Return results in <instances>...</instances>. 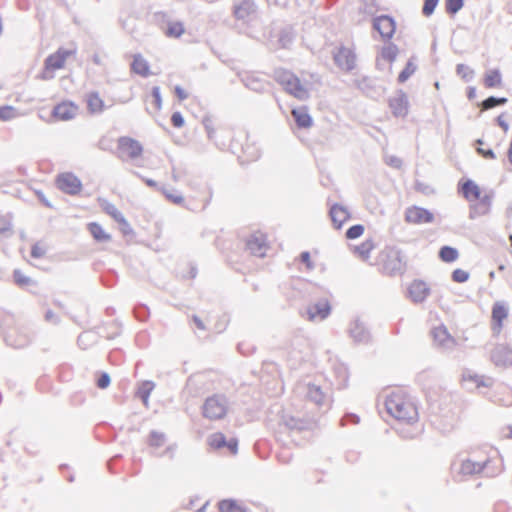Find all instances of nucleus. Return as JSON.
Wrapping results in <instances>:
<instances>
[{
    "label": "nucleus",
    "instance_id": "f257e3e1",
    "mask_svg": "<svg viewBox=\"0 0 512 512\" xmlns=\"http://www.w3.org/2000/svg\"><path fill=\"white\" fill-rule=\"evenodd\" d=\"M273 78L287 93L298 100L303 101L308 99V90L302 85L300 79L293 72L284 68H276L273 71Z\"/></svg>",
    "mask_w": 512,
    "mask_h": 512
},
{
    "label": "nucleus",
    "instance_id": "f03ea898",
    "mask_svg": "<svg viewBox=\"0 0 512 512\" xmlns=\"http://www.w3.org/2000/svg\"><path fill=\"white\" fill-rule=\"evenodd\" d=\"M385 408L387 412L397 420L412 423L416 421L418 417L417 408L397 394L387 396Z\"/></svg>",
    "mask_w": 512,
    "mask_h": 512
},
{
    "label": "nucleus",
    "instance_id": "7ed1b4c3",
    "mask_svg": "<svg viewBox=\"0 0 512 512\" xmlns=\"http://www.w3.org/2000/svg\"><path fill=\"white\" fill-rule=\"evenodd\" d=\"M228 401L223 394H214L208 397L202 406V415L209 420H219L225 417Z\"/></svg>",
    "mask_w": 512,
    "mask_h": 512
},
{
    "label": "nucleus",
    "instance_id": "20e7f679",
    "mask_svg": "<svg viewBox=\"0 0 512 512\" xmlns=\"http://www.w3.org/2000/svg\"><path fill=\"white\" fill-rule=\"evenodd\" d=\"M354 86L360 90L366 97L379 99L385 93V87L378 83L376 78L362 76L353 80Z\"/></svg>",
    "mask_w": 512,
    "mask_h": 512
},
{
    "label": "nucleus",
    "instance_id": "39448f33",
    "mask_svg": "<svg viewBox=\"0 0 512 512\" xmlns=\"http://www.w3.org/2000/svg\"><path fill=\"white\" fill-rule=\"evenodd\" d=\"M56 187L65 194L75 196L82 190L81 180L72 172H64L57 175Z\"/></svg>",
    "mask_w": 512,
    "mask_h": 512
},
{
    "label": "nucleus",
    "instance_id": "423d86ee",
    "mask_svg": "<svg viewBox=\"0 0 512 512\" xmlns=\"http://www.w3.org/2000/svg\"><path fill=\"white\" fill-rule=\"evenodd\" d=\"M333 60L335 65L345 72H350L356 67L355 52L343 45L335 48L333 51Z\"/></svg>",
    "mask_w": 512,
    "mask_h": 512
},
{
    "label": "nucleus",
    "instance_id": "0eeeda50",
    "mask_svg": "<svg viewBox=\"0 0 512 512\" xmlns=\"http://www.w3.org/2000/svg\"><path fill=\"white\" fill-rule=\"evenodd\" d=\"M405 257L399 249H391L383 263L385 272L389 275L402 274L405 271Z\"/></svg>",
    "mask_w": 512,
    "mask_h": 512
},
{
    "label": "nucleus",
    "instance_id": "6e6552de",
    "mask_svg": "<svg viewBox=\"0 0 512 512\" xmlns=\"http://www.w3.org/2000/svg\"><path fill=\"white\" fill-rule=\"evenodd\" d=\"M118 158H122V154H127L130 159H136L143 153L142 144L129 136H121L117 140Z\"/></svg>",
    "mask_w": 512,
    "mask_h": 512
},
{
    "label": "nucleus",
    "instance_id": "1a4fd4ad",
    "mask_svg": "<svg viewBox=\"0 0 512 512\" xmlns=\"http://www.w3.org/2000/svg\"><path fill=\"white\" fill-rule=\"evenodd\" d=\"M373 28L380 34L384 40H390L396 30V22L389 15H380L374 18Z\"/></svg>",
    "mask_w": 512,
    "mask_h": 512
},
{
    "label": "nucleus",
    "instance_id": "9d476101",
    "mask_svg": "<svg viewBox=\"0 0 512 512\" xmlns=\"http://www.w3.org/2000/svg\"><path fill=\"white\" fill-rule=\"evenodd\" d=\"M331 305L326 298L319 299L310 304L307 309V317L310 321H323L331 314Z\"/></svg>",
    "mask_w": 512,
    "mask_h": 512
},
{
    "label": "nucleus",
    "instance_id": "9b49d317",
    "mask_svg": "<svg viewBox=\"0 0 512 512\" xmlns=\"http://www.w3.org/2000/svg\"><path fill=\"white\" fill-rule=\"evenodd\" d=\"M405 221L413 224H428L434 221V214L426 208L412 206L405 211Z\"/></svg>",
    "mask_w": 512,
    "mask_h": 512
},
{
    "label": "nucleus",
    "instance_id": "f8f14e48",
    "mask_svg": "<svg viewBox=\"0 0 512 512\" xmlns=\"http://www.w3.org/2000/svg\"><path fill=\"white\" fill-rule=\"evenodd\" d=\"M348 333L356 344L366 345L371 341V333L360 319H355L350 323Z\"/></svg>",
    "mask_w": 512,
    "mask_h": 512
},
{
    "label": "nucleus",
    "instance_id": "ddd939ff",
    "mask_svg": "<svg viewBox=\"0 0 512 512\" xmlns=\"http://www.w3.org/2000/svg\"><path fill=\"white\" fill-rule=\"evenodd\" d=\"M389 108L395 117H406L409 108L407 94L401 89L397 90L396 95L389 99Z\"/></svg>",
    "mask_w": 512,
    "mask_h": 512
},
{
    "label": "nucleus",
    "instance_id": "4468645a",
    "mask_svg": "<svg viewBox=\"0 0 512 512\" xmlns=\"http://www.w3.org/2000/svg\"><path fill=\"white\" fill-rule=\"evenodd\" d=\"M73 53H75V50L59 48L55 53L49 55L45 59V61H44L45 69H47V70L61 69L65 64L66 59Z\"/></svg>",
    "mask_w": 512,
    "mask_h": 512
},
{
    "label": "nucleus",
    "instance_id": "2eb2a0df",
    "mask_svg": "<svg viewBox=\"0 0 512 512\" xmlns=\"http://www.w3.org/2000/svg\"><path fill=\"white\" fill-rule=\"evenodd\" d=\"M458 192L469 202H475L480 198L481 189L472 179L460 180L458 182Z\"/></svg>",
    "mask_w": 512,
    "mask_h": 512
},
{
    "label": "nucleus",
    "instance_id": "dca6fc26",
    "mask_svg": "<svg viewBox=\"0 0 512 512\" xmlns=\"http://www.w3.org/2000/svg\"><path fill=\"white\" fill-rule=\"evenodd\" d=\"M409 296L415 303H422L430 293V288L422 280H414L408 288Z\"/></svg>",
    "mask_w": 512,
    "mask_h": 512
},
{
    "label": "nucleus",
    "instance_id": "f3484780",
    "mask_svg": "<svg viewBox=\"0 0 512 512\" xmlns=\"http://www.w3.org/2000/svg\"><path fill=\"white\" fill-rule=\"evenodd\" d=\"M491 360L496 366L512 364V349L505 345H497L491 352Z\"/></svg>",
    "mask_w": 512,
    "mask_h": 512
},
{
    "label": "nucleus",
    "instance_id": "a211bd4d",
    "mask_svg": "<svg viewBox=\"0 0 512 512\" xmlns=\"http://www.w3.org/2000/svg\"><path fill=\"white\" fill-rule=\"evenodd\" d=\"M246 248L250 253L257 257H264L266 250L265 238L262 234L251 235L246 241Z\"/></svg>",
    "mask_w": 512,
    "mask_h": 512
},
{
    "label": "nucleus",
    "instance_id": "6ab92c4d",
    "mask_svg": "<svg viewBox=\"0 0 512 512\" xmlns=\"http://www.w3.org/2000/svg\"><path fill=\"white\" fill-rule=\"evenodd\" d=\"M329 215L336 229H340L350 217L348 210L338 203H335L331 206Z\"/></svg>",
    "mask_w": 512,
    "mask_h": 512
},
{
    "label": "nucleus",
    "instance_id": "aec40b11",
    "mask_svg": "<svg viewBox=\"0 0 512 512\" xmlns=\"http://www.w3.org/2000/svg\"><path fill=\"white\" fill-rule=\"evenodd\" d=\"M76 110L77 107L72 102H62L53 108L52 115L60 120L67 121L74 118Z\"/></svg>",
    "mask_w": 512,
    "mask_h": 512
},
{
    "label": "nucleus",
    "instance_id": "412c9836",
    "mask_svg": "<svg viewBox=\"0 0 512 512\" xmlns=\"http://www.w3.org/2000/svg\"><path fill=\"white\" fill-rule=\"evenodd\" d=\"M292 115L297 127L300 129L310 128L313 124L312 117L308 113V109L306 107L294 108L292 110Z\"/></svg>",
    "mask_w": 512,
    "mask_h": 512
},
{
    "label": "nucleus",
    "instance_id": "4be33fe9",
    "mask_svg": "<svg viewBox=\"0 0 512 512\" xmlns=\"http://www.w3.org/2000/svg\"><path fill=\"white\" fill-rule=\"evenodd\" d=\"M131 71L142 77H148L150 75V66L147 60L139 53L133 55L131 62Z\"/></svg>",
    "mask_w": 512,
    "mask_h": 512
},
{
    "label": "nucleus",
    "instance_id": "5701e85b",
    "mask_svg": "<svg viewBox=\"0 0 512 512\" xmlns=\"http://www.w3.org/2000/svg\"><path fill=\"white\" fill-rule=\"evenodd\" d=\"M282 423L290 431L306 430L311 425V423L305 419L296 418L290 415H283Z\"/></svg>",
    "mask_w": 512,
    "mask_h": 512
},
{
    "label": "nucleus",
    "instance_id": "b1692460",
    "mask_svg": "<svg viewBox=\"0 0 512 512\" xmlns=\"http://www.w3.org/2000/svg\"><path fill=\"white\" fill-rule=\"evenodd\" d=\"M488 460L483 462H476L470 459L464 460L461 464L460 472L463 475H474L483 471Z\"/></svg>",
    "mask_w": 512,
    "mask_h": 512
},
{
    "label": "nucleus",
    "instance_id": "393cba45",
    "mask_svg": "<svg viewBox=\"0 0 512 512\" xmlns=\"http://www.w3.org/2000/svg\"><path fill=\"white\" fill-rule=\"evenodd\" d=\"M254 12V4L249 0H243L233 8V14L238 20H245Z\"/></svg>",
    "mask_w": 512,
    "mask_h": 512
},
{
    "label": "nucleus",
    "instance_id": "a878e982",
    "mask_svg": "<svg viewBox=\"0 0 512 512\" xmlns=\"http://www.w3.org/2000/svg\"><path fill=\"white\" fill-rule=\"evenodd\" d=\"M104 107V101L100 98L98 92L92 91L87 94V108L89 112L93 114L101 113L103 112Z\"/></svg>",
    "mask_w": 512,
    "mask_h": 512
},
{
    "label": "nucleus",
    "instance_id": "bb28decb",
    "mask_svg": "<svg viewBox=\"0 0 512 512\" xmlns=\"http://www.w3.org/2000/svg\"><path fill=\"white\" fill-rule=\"evenodd\" d=\"M508 310L505 305L501 303H495L492 307V321L494 325V329L497 327L501 329L503 320L507 317Z\"/></svg>",
    "mask_w": 512,
    "mask_h": 512
},
{
    "label": "nucleus",
    "instance_id": "cd10ccee",
    "mask_svg": "<svg viewBox=\"0 0 512 512\" xmlns=\"http://www.w3.org/2000/svg\"><path fill=\"white\" fill-rule=\"evenodd\" d=\"M88 231L97 242L103 243L111 240L110 234L106 233L102 226L97 222L89 223Z\"/></svg>",
    "mask_w": 512,
    "mask_h": 512
},
{
    "label": "nucleus",
    "instance_id": "c85d7f7f",
    "mask_svg": "<svg viewBox=\"0 0 512 512\" xmlns=\"http://www.w3.org/2000/svg\"><path fill=\"white\" fill-rule=\"evenodd\" d=\"M431 333L434 341L439 346L446 347L449 343L453 342V338L443 326L434 328Z\"/></svg>",
    "mask_w": 512,
    "mask_h": 512
},
{
    "label": "nucleus",
    "instance_id": "c756f323",
    "mask_svg": "<svg viewBox=\"0 0 512 512\" xmlns=\"http://www.w3.org/2000/svg\"><path fill=\"white\" fill-rule=\"evenodd\" d=\"M241 81L245 87L257 93H262L265 89L264 82L254 75L246 74L241 78Z\"/></svg>",
    "mask_w": 512,
    "mask_h": 512
},
{
    "label": "nucleus",
    "instance_id": "7c9ffc66",
    "mask_svg": "<svg viewBox=\"0 0 512 512\" xmlns=\"http://www.w3.org/2000/svg\"><path fill=\"white\" fill-rule=\"evenodd\" d=\"M502 84V75L499 69H490L484 75V85L487 88L499 87Z\"/></svg>",
    "mask_w": 512,
    "mask_h": 512
},
{
    "label": "nucleus",
    "instance_id": "2f4dec72",
    "mask_svg": "<svg viewBox=\"0 0 512 512\" xmlns=\"http://www.w3.org/2000/svg\"><path fill=\"white\" fill-rule=\"evenodd\" d=\"M220 512H246L247 509L238 504L237 500L228 498L218 502Z\"/></svg>",
    "mask_w": 512,
    "mask_h": 512
},
{
    "label": "nucleus",
    "instance_id": "473e14b6",
    "mask_svg": "<svg viewBox=\"0 0 512 512\" xmlns=\"http://www.w3.org/2000/svg\"><path fill=\"white\" fill-rule=\"evenodd\" d=\"M155 387L154 382L146 380L142 381L137 388L136 396L142 400L144 405L148 404L149 396Z\"/></svg>",
    "mask_w": 512,
    "mask_h": 512
},
{
    "label": "nucleus",
    "instance_id": "72a5a7b5",
    "mask_svg": "<svg viewBox=\"0 0 512 512\" xmlns=\"http://www.w3.org/2000/svg\"><path fill=\"white\" fill-rule=\"evenodd\" d=\"M438 256L441 261L445 263H452L458 259L459 252L455 247L444 245L440 248Z\"/></svg>",
    "mask_w": 512,
    "mask_h": 512
},
{
    "label": "nucleus",
    "instance_id": "f704fd0d",
    "mask_svg": "<svg viewBox=\"0 0 512 512\" xmlns=\"http://www.w3.org/2000/svg\"><path fill=\"white\" fill-rule=\"evenodd\" d=\"M12 214L7 213L0 216V236L3 238H10L13 235L12 230Z\"/></svg>",
    "mask_w": 512,
    "mask_h": 512
},
{
    "label": "nucleus",
    "instance_id": "c9c22d12",
    "mask_svg": "<svg viewBox=\"0 0 512 512\" xmlns=\"http://www.w3.org/2000/svg\"><path fill=\"white\" fill-rule=\"evenodd\" d=\"M294 33L291 27L281 29L278 35V43L281 48L287 49L294 41Z\"/></svg>",
    "mask_w": 512,
    "mask_h": 512
},
{
    "label": "nucleus",
    "instance_id": "e433bc0d",
    "mask_svg": "<svg viewBox=\"0 0 512 512\" xmlns=\"http://www.w3.org/2000/svg\"><path fill=\"white\" fill-rule=\"evenodd\" d=\"M307 398L317 405H321L324 400V394L321 388L314 384H308L307 386Z\"/></svg>",
    "mask_w": 512,
    "mask_h": 512
},
{
    "label": "nucleus",
    "instance_id": "4c0bfd02",
    "mask_svg": "<svg viewBox=\"0 0 512 512\" xmlns=\"http://www.w3.org/2000/svg\"><path fill=\"white\" fill-rule=\"evenodd\" d=\"M168 25L165 29V35L171 38H179L185 32L184 25L180 21L170 22L167 21Z\"/></svg>",
    "mask_w": 512,
    "mask_h": 512
},
{
    "label": "nucleus",
    "instance_id": "58836bf2",
    "mask_svg": "<svg viewBox=\"0 0 512 512\" xmlns=\"http://www.w3.org/2000/svg\"><path fill=\"white\" fill-rule=\"evenodd\" d=\"M413 60H414V57H411L407 61L403 70L399 73L398 78H397V81L399 83L406 82L416 72L417 65L414 63Z\"/></svg>",
    "mask_w": 512,
    "mask_h": 512
},
{
    "label": "nucleus",
    "instance_id": "ea45409f",
    "mask_svg": "<svg viewBox=\"0 0 512 512\" xmlns=\"http://www.w3.org/2000/svg\"><path fill=\"white\" fill-rule=\"evenodd\" d=\"M13 281L20 288L37 284L35 280L26 276L20 269L13 270Z\"/></svg>",
    "mask_w": 512,
    "mask_h": 512
},
{
    "label": "nucleus",
    "instance_id": "a19ab883",
    "mask_svg": "<svg viewBox=\"0 0 512 512\" xmlns=\"http://www.w3.org/2000/svg\"><path fill=\"white\" fill-rule=\"evenodd\" d=\"M508 102L506 97L489 96L478 104L482 110H490L496 106L505 105Z\"/></svg>",
    "mask_w": 512,
    "mask_h": 512
},
{
    "label": "nucleus",
    "instance_id": "79ce46f5",
    "mask_svg": "<svg viewBox=\"0 0 512 512\" xmlns=\"http://www.w3.org/2000/svg\"><path fill=\"white\" fill-rule=\"evenodd\" d=\"M398 54V47L394 43H389L381 49V58L392 63L396 60Z\"/></svg>",
    "mask_w": 512,
    "mask_h": 512
},
{
    "label": "nucleus",
    "instance_id": "37998d69",
    "mask_svg": "<svg viewBox=\"0 0 512 512\" xmlns=\"http://www.w3.org/2000/svg\"><path fill=\"white\" fill-rule=\"evenodd\" d=\"M101 207L106 214H108L114 219V221H116L117 223L119 221H122L124 215L116 208L114 204L110 203L107 200H103V202L101 203Z\"/></svg>",
    "mask_w": 512,
    "mask_h": 512
},
{
    "label": "nucleus",
    "instance_id": "c03bdc74",
    "mask_svg": "<svg viewBox=\"0 0 512 512\" xmlns=\"http://www.w3.org/2000/svg\"><path fill=\"white\" fill-rule=\"evenodd\" d=\"M456 74L465 82H470L474 78L475 72L469 66L460 63L456 66Z\"/></svg>",
    "mask_w": 512,
    "mask_h": 512
},
{
    "label": "nucleus",
    "instance_id": "a18cd8bd",
    "mask_svg": "<svg viewBox=\"0 0 512 512\" xmlns=\"http://www.w3.org/2000/svg\"><path fill=\"white\" fill-rule=\"evenodd\" d=\"M469 207V218L470 219H476L477 217L487 215L489 211L484 208L478 201L477 202H470Z\"/></svg>",
    "mask_w": 512,
    "mask_h": 512
},
{
    "label": "nucleus",
    "instance_id": "49530a36",
    "mask_svg": "<svg viewBox=\"0 0 512 512\" xmlns=\"http://www.w3.org/2000/svg\"><path fill=\"white\" fill-rule=\"evenodd\" d=\"M165 440H166V436L164 433L152 430L149 434L148 444L151 447L158 448L164 444Z\"/></svg>",
    "mask_w": 512,
    "mask_h": 512
},
{
    "label": "nucleus",
    "instance_id": "de8ad7c7",
    "mask_svg": "<svg viewBox=\"0 0 512 512\" xmlns=\"http://www.w3.org/2000/svg\"><path fill=\"white\" fill-rule=\"evenodd\" d=\"M464 6V0H446L445 1V9L446 12L450 15H455L458 13Z\"/></svg>",
    "mask_w": 512,
    "mask_h": 512
},
{
    "label": "nucleus",
    "instance_id": "09e8293b",
    "mask_svg": "<svg viewBox=\"0 0 512 512\" xmlns=\"http://www.w3.org/2000/svg\"><path fill=\"white\" fill-rule=\"evenodd\" d=\"M463 380H470L476 384V387H489L491 385V379L484 380L482 376L477 374L471 375L470 373H463Z\"/></svg>",
    "mask_w": 512,
    "mask_h": 512
},
{
    "label": "nucleus",
    "instance_id": "8fccbe9b",
    "mask_svg": "<svg viewBox=\"0 0 512 512\" xmlns=\"http://www.w3.org/2000/svg\"><path fill=\"white\" fill-rule=\"evenodd\" d=\"M226 437L224 436V434L222 433H214L213 435L210 436L209 438V445L212 447V448H215V449H220V448H223L225 447V444H226Z\"/></svg>",
    "mask_w": 512,
    "mask_h": 512
},
{
    "label": "nucleus",
    "instance_id": "3c124183",
    "mask_svg": "<svg viewBox=\"0 0 512 512\" xmlns=\"http://www.w3.org/2000/svg\"><path fill=\"white\" fill-rule=\"evenodd\" d=\"M364 230L365 228L362 224H355L346 230L345 236L350 240L357 239L364 233Z\"/></svg>",
    "mask_w": 512,
    "mask_h": 512
},
{
    "label": "nucleus",
    "instance_id": "603ef678",
    "mask_svg": "<svg viewBox=\"0 0 512 512\" xmlns=\"http://www.w3.org/2000/svg\"><path fill=\"white\" fill-rule=\"evenodd\" d=\"M469 277H470L469 272L466 270H463L461 268H457V269L453 270V272L451 274L452 281H454L456 283H465L466 281H468Z\"/></svg>",
    "mask_w": 512,
    "mask_h": 512
},
{
    "label": "nucleus",
    "instance_id": "864d4df0",
    "mask_svg": "<svg viewBox=\"0 0 512 512\" xmlns=\"http://www.w3.org/2000/svg\"><path fill=\"white\" fill-rule=\"evenodd\" d=\"M373 248L374 243L372 240H366L361 245L356 247V251L362 258H368Z\"/></svg>",
    "mask_w": 512,
    "mask_h": 512
},
{
    "label": "nucleus",
    "instance_id": "5fc2aeb1",
    "mask_svg": "<svg viewBox=\"0 0 512 512\" xmlns=\"http://www.w3.org/2000/svg\"><path fill=\"white\" fill-rule=\"evenodd\" d=\"M149 308L144 304H139L134 308V315L139 321H145L149 317Z\"/></svg>",
    "mask_w": 512,
    "mask_h": 512
},
{
    "label": "nucleus",
    "instance_id": "6e6d98bb",
    "mask_svg": "<svg viewBox=\"0 0 512 512\" xmlns=\"http://www.w3.org/2000/svg\"><path fill=\"white\" fill-rule=\"evenodd\" d=\"M415 190L417 192L422 193L425 196L432 195L435 192L434 188L431 185L424 183L422 181H419V180L415 181Z\"/></svg>",
    "mask_w": 512,
    "mask_h": 512
},
{
    "label": "nucleus",
    "instance_id": "4d7b16f0",
    "mask_svg": "<svg viewBox=\"0 0 512 512\" xmlns=\"http://www.w3.org/2000/svg\"><path fill=\"white\" fill-rule=\"evenodd\" d=\"M438 3L439 0H424V4L422 7L423 15L426 17L431 16L434 13Z\"/></svg>",
    "mask_w": 512,
    "mask_h": 512
},
{
    "label": "nucleus",
    "instance_id": "13d9d810",
    "mask_svg": "<svg viewBox=\"0 0 512 512\" xmlns=\"http://www.w3.org/2000/svg\"><path fill=\"white\" fill-rule=\"evenodd\" d=\"M151 97L153 99V104L155 106V110L159 111L162 108V97L159 86H154L151 89Z\"/></svg>",
    "mask_w": 512,
    "mask_h": 512
},
{
    "label": "nucleus",
    "instance_id": "bf43d9fd",
    "mask_svg": "<svg viewBox=\"0 0 512 512\" xmlns=\"http://www.w3.org/2000/svg\"><path fill=\"white\" fill-rule=\"evenodd\" d=\"M160 191L170 202L180 205L184 202V197L182 195H176L169 192L164 186H161Z\"/></svg>",
    "mask_w": 512,
    "mask_h": 512
},
{
    "label": "nucleus",
    "instance_id": "052dcab7",
    "mask_svg": "<svg viewBox=\"0 0 512 512\" xmlns=\"http://www.w3.org/2000/svg\"><path fill=\"white\" fill-rule=\"evenodd\" d=\"M111 383V377L107 372H100L97 380L96 385L100 389H106Z\"/></svg>",
    "mask_w": 512,
    "mask_h": 512
},
{
    "label": "nucleus",
    "instance_id": "680f3d73",
    "mask_svg": "<svg viewBox=\"0 0 512 512\" xmlns=\"http://www.w3.org/2000/svg\"><path fill=\"white\" fill-rule=\"evenodd\" d=\"M15 109L12 106H0V120L7 121L14 117Z\"/></svg>",
    "mask_w": 512,
    "mask_h": 512
},
{
    "label": "nucleus",
    "instance_id": "e2e57ef3",
    "mask_svg": "<svg viewBox=\"0 0 512 512\" xmlns=\"http://www.w3.org/2000/svg\"><path fill=\"white\" fill-rule=\"evenodd\" d=\"M493 197L494 192L490 191L489 193H486L484 195L480 194V198H478L476 201H478L484 208H486L490 212Z\"/></svg>",
    "mask_w": 512,
    "mask_h": 512
},
{
    "label": "nucleus",
    "instance_id": "0e129e2a",
    "mask_svg": "<svg viewBox=\"0 0 512 512\" xmlns=\"http://www.w3.org/2000/svg\"><path fill=\"white\" fill-rule=\"evenodd\" d=\"M204 128L206 130L207 136L209 139H213L215 130L213 128V121L210 116H205L202 120Z\"/></svg>",
    "mask_w": 512,
    "mask_h": 512
},
{
    "label": "nucleus",
    "instance_id": "69168bd1",
    "mask_svg": "<svg viewBox=\"0 0 512 512\" xmlns=\"http://www.w3.org/2000/svg\"><path fill=\"white\" fill-rule=\"evenodd\" d=\"M171 123L175 128H181L185 124L183 115L179 112H173L171 115Z\"/></svg>",
    "mask_w": 512,
    "mask_h": 512
},
{
    "label": "nucleus",
    "instance_id": "338daca9",
    "mask_svg": "<svg viewBox=\"0 0 512 512\" xmlns=\"http://www.w3.org/2000/svg\"><path fill=\"white\" fill-rule=\"evenodd\" d=\"M299 258H300V261L306 265V268L308 270L314 269V263L311 261V256L308 251H303L300 254Z\"/></svg>",
    "mask_w": 512,
    "mask_h": 512
},
{
    "label": "nucleus",
    "instance_id": "774afa93",
    "mask_svg": "<svg viewBox=\"0 0 512 512\" xmlns=\"http://www.w3.org/2000/svg\"><path fill=\"white\" fill-rule=\"evenodd\" d=\"M31 257L34 259L42 258L45 255V250L39 246L38 243H35L31 247Z\"/></svg>",
    "mask_w": 512,
    "mask_h": 512
}]
</instances>
